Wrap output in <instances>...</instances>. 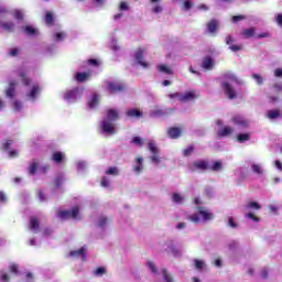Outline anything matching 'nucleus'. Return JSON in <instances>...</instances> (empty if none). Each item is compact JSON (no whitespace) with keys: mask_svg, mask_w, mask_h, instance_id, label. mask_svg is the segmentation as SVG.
Returning <instances> with one entry per match:
<instances>
[{"mask_svg":"<svg viewBox=\"0 0 282 282\" xmlns=\"http://www.w3.org/2000/svg\"><path fill=\"white\" fill-rule=\"evenodd\" d=\"M119 118V112L117 109H108L106 111V117L100 123L101 133L106 135H116L118 130H116V120Z\"/></svg>","mask_w":282,"mask_h":282,"instance_id":"f257e3e1","label":"nucleus"},{"mask_svg":"<svg viewBox=\"0 0 282 282\" xmlns=\"http://www.w3.org/2000/svg\"><path fill=\"white\" fill-rule=\"evenodd\" d=\"M20 77L23 85L29 87L25 91V98L30 100V102H36L39 96H41V86L39 83H32V79L28 77V73H25V70L20 72Z\"/></svg>","mask_w":282,"mask_h":282,"instance_id":"f03ea898","label":"nucleus"},{"mask_svg":"<svg viewBox=\"0 0 282 282\" xmlns=\"http://www.w3.org/2000/svg\"><path fill=\"white\" fill-rule=\"evenodd\" d=\"M232 83H239V79H237V75L232 73H227L221 82V87L227 98H229L230 100L237 98V91L232 87Z\"/></svg>","mask_w":282,"mask_h":282,"instance_id":"7ed1b4c3","label":"nucleus"},{"mask_svg":"<svg viewBox=\"0 0 282 282\" xmlns=\"http://www.w3.org/2000/svg\"><path fill=\"white\" fill-rule=\"evenodd\" d=\"M254 210H261V205H259V203L250 202L249 204L245 205L243 215L245 219H247L249 224H259V221H261V218L254 214Z\"/></svg>","mask_w":282,"mask_h":282,"instance_id":"20e7f679","label":"nucleus"},{"mask_svg":"<svg viewBox=\"0 0 282 282\" xmlns=\"http://www.w3.org/2000/svg\"><path fill=\"white\" fill-rule=\"evenodd\" d=\"M197 213L188 215V221L192 224H200V221H210L213 220V213L206 210L205 207H197Z\"/></svg>","mask_w":282,"mask_h":282,"instance_id":"39448f33","label":"nucleus"},{"mask_svg":"<svg viewBox=\"0 0 282 282\" xmlns=\"http://www.w3.org/2000/svg\"><path fill=\"white\" fill-rule=\"evenodd\" d=\"M83 87L80 86L69 89L64 94V100L69 104L78 102L83 98Z\"/></svg>","mask_w":282,"mask_h":282,"instance_id":"423d86ee","label":"nucleus"},{"mask_svg":"<svg viewBox=\"0 0 282 282\" xmlns=\"http://www.w3.org/2000/svg\"><path fill=\"white\" fill-rule=\"evenodd\" d=\"M57 217L63 220H66V219L78 220L80 219V209L78 208V206H75L70 210H59L57 213Z\"/></svg>","mask_w":282,"mask_h":282,"instance_id":"0eeeda50","label":"nucleus"},{"mask_svg":"<svg viewBox=\"0 0 282 282\" xmlns=\"http://www.w3.org/2000/svg\"><path fill=\"white\" fill-rule=\"evenodd\" d=\"M148 149L152 153V155L150 156L152 164H161L162 158H160V148H158L155 141H149Z\"/></svg>","mask_w":282,"mask_h":282,"instance_id":"6e6552de","label":"nucleus"},{"mask_svg":"<svg viewBox=\"0 0 282 282\" xmlns=\"http://www.w3.org/2000/svg\"><path fill=\"white\" fill-rule=\"evenodd\" d=\"M149 7L152 14H162L164 12L162 0H149Z\"/></svg>","mask_w":282,"mask_h":282,"instance_id":"1a4fd4ad","label":"nucleus"},{"mask_svg":"<svg viewBox=\"0 0 282 282\" xmlns=\"http://www.w3.org/2000/svg\"><path fill=\"white\" fill-rule=\"evenodd\" d=\"M3 14H8V9L6 7H0V19L3 17ZM0 25L6 32H14V22H0Z\"/></svg>","mask_w":282,"mask_h":282,"instance_id":"9d476101","label":"nucleus"},{"mask_svg":"<svg viewBox=\"0 0 282 282\" xmlns=\"http://www.w3.org/2000/svg\"><path fill=\"white\" fill-rule=\"evenodd\" d=\"M170 113H173V108H154L150 111L151 118H164V116H169Z\"/></svg>","mask_w":282,"mask_h":282,"instance_id":"9b49d317","label":"nucleus"},{"mask_svg":"<svg viewBox=\"0 0 282 282\" xmlns=\"http://www.w3.org/2000/svg\"><path fill=\"white\" fill-rule=\"evenodd\" d=\"M134 58H135L137 63H139V65H141V67H143V69H149V67H151L150 63L143 61L144 50L139 48L134 54Z\"/></svg>","mask_w":282,"mask_h":282,"instance_id":"f8f14e48","label":"nucleus"},{"mask_svg":"<svg viewBox=\"0 0 282 282\" xmlns=\"http://www.w3.org/2000/svg\"><path fill=\"white\" fill-rule=\"evenodd\" d=\"M197 98H199V91L187 90L183 93L182 102H193V100H197Z\"/></svg>","mask_w":282,"mask_h":282,"instance_id":"ddd939ff","label":"nucleus"},{"mask_svg":"<svg viewBox=\"0 0 282 282\" xmlns=\"http://www.w3.org/2000/svg\"><path fill=\"white\" fill-rule=\"evenodd\" d=\"M108 91L110 94H120V91H124V86L120 82H108Z\"/></svg>","mask_w":282,"mask_h":282,"instance_id":"4468645a","label":"nucleus"},{"mask_svg":"<svg viewBox=\"0 0 282 282\" xmlns=\"http://www.w3.org/2000/svg\"><path fill=\"white\" fill-rule=\"evenodd\" d=\"M249 166H250V171L254 175H258V177H261V175H263V173H265V170L263 169V164H261V163H257L254 161H251L249 163Z\"/></svg>","mask_w":282,"mask_h":282,"instance_id":"2eb2a0df","label":"nucleus"},{"mask_svg":"<svg viewBox=\"0 0 282 282\" xmlns=\"http://www.w3.org/2000/svg\"><path fill=\"white\" fill-rule=\"evenodd\" d=\"M132 171L137 174L140 175L142 171H144V159L142 156H138L133 164H132Z\"/></svg>","mask_w":282,"mask_h":282,"instance_id":"dca6fc26","label":"nucleus"},{"mask_svg":"<svg viewBox=\"0 0 282 282\" xmlns=\"http://www.w3.org/2000/svg\"><path fill=\"white\" fill-rule=\"evenodd\" d=\"M234 42H235V37H232V35H227L226 36L225 43H226V45H229V50L231 52H241V50H243V46L232 44Z\"/></svg>","mask_w":282,"mask_h":282,"instance_id":"f3484780","label":"nucleus"},{"mask_svg":"<svg viewBox=\"0 0 282 282\" xmlns=\"http://www.w3.org/2000/svg\"><path fill=\"white\" fill-rule=\"evenodd\" d=\"M17 82L12 80L9 83L8 88L6 89L4 94L8 98H10V100H12V98H14V96H17Z\"/></svg>","mask_w":282,"mask_h":282,"instance_id":"a211bd4d","label":"nucleus"},{"mask_svg":"<svg viewBox=\"0 0 282 282\" xmlns=\"http://www.w3.org/2000/svg\"><path fill=\"white\" fill-rule=\"evenodd\" d=\"M165 250L170 254H173V257H180L182 254L180 249L177 247H175V245H173V241H171V240L166 242Z\"/></svg>","mask_w":282,"mask_h":282,"instance_id":"6ab92c4d","label":"nucleus"},{"mask_svg":"<svg viewBox=\"0 0 282 282\" xmlns=\"http://www.w3.org/2000/svg\"><path fill=\"white\" fill-rule=\"evenodd\" d=\"M232 122H234V124H237L241 129H246V127L250 126V121H248V119H246V118H243L241 116L234 117L232 118Z\"/></svg>","mask_w":282,"mask_h":282,"instance_id":"aec40b11","label":"nucleus"},{"mask_svg":"<svg viewBox=\"0 0 282 282\" xmlns=\"http://www.w3.org/2000/svg\"><path fill=\"white\" fill-rule=\"evenodd\" d=\"M202 67L207 72H212V69H215V59L212 57H205L202 62Z\"/></svg>","mask_w":282,"mask_h":282,"instance_id":"412c9836","label":"nucleus"},{"mask_svg":"<svg viewBox=\"0 0 282 282\" xmlns=\"http://www.w3.org/2000/svg\"><path fill=\"white\" fill-rule=\"evenodd\" d=\"M156 70L159 74H164L165 76H172L173 74V69H171L166 64L156 65Z\"/></svg>","mask_w":282,"mask_h":282,"instance_id":"4be33fe9","label":"nucleus"},{"mask_svg":"<svg viewBox=\"0 0 282 282\" xmlns=\"http://www.w3.org/2000/svg\"><path fill=\"white\" fill-rule=\"evenodd\" d=\"M208 169V162L196 161L193 163L192 171H206Z\"/></svg>","mask_w":282,"mask_h":282,"instance_id":"5701e85b","label":"nucleus"},{"mask_svg":"<svg viewBox=\"0 0 282 282\" xmlns=\"http://www.w3.org/2000/svg\"><path fill=\"white\" fill-rule=\"evenodd\" d=\"M100 102V96L98 94H94L88 100V109H96Z\"/></svg>","mask_w":282,"mask_h":282,"instance_id":"b1692460","label":"nucleus"},{"mask_svg":"<svg viewBox=\"0 0 282 282\" xmlns=\"http://www.w3.org/2000/svg\"><path fill=\"white\" fill-rule=\"evenodd\" d=\"M85 247H82L80 249L73 250L69 252V257H73L74 259H83L85 260Z\"/></svg>","mask_w":282,"mask_h":282,"instance_id":"393cba45","label":"nucleus"},{"mask_svg":"<svg viewBox=\"0 0 282 282\" xmlns=\"http://www.w3.org/2000/svg\"><path fill=\"white\" fill-rule=\"evenodd\" d=\"M108 224H109V218H107V216H99L97 218V221H96L97 228L105 229L107 228Z\"/></svg>","mask_w":282,"mask_h":282,"instance_id":"a878e982","label":"nucleus"},{"mask_svg":"<svg viewBox=\"0 0 282 282\" xmlns=\"http://www.w3.org/2000/svg\"><path fill=\"white\" fill-rule=\"evenodd\" d=\"M29 229L34 234L39 232V218L34 216L30 218Z\"/></svg>","mask_w":282,"mask_h":282,"instance_id":"bb28decb","label":"nucleus"},{"mask_svg":"<svg viewBox=\"0 0 282 282\" xmlns=\"http://www.w3.org/2000/svg\"><path fill=\"white\" fill-rule=\"evenodd\" d=\"M218 28H219V22L217 20H212L207 23V32H209V34H215Z\"/></svg>","mask_w":282,"mask_h":282,"instance_id":"cd10ccee","label":"nucleus"},{"mask_svg":"<svg viewBox=\"0 0 282 282\" xmlns=\"http://www.w3.org/2000/svg\"><path fill=\"white\" fill-rule=\"evenodd\" d=\"M167 135L172 138L173 140L180 138L182 135V129L180 128H170L167 130Z\"/></svg>","mask_w":282,"mask_h":282,"instance_id":"c85d7f7f","label":"nucleus"},{"mask_svg":"<svg viewBox=\"0 0 282 282\" xmlns=\"http://www.w3.org/2000/svg\"><path fill=\"white\" fill-rule=\"evenodd\" d=\"M232 131H235L231 127H223L218 130V135L219 138H226L228 135H230L232 133Z\"/></svg>","mask_w":282,"mask_h":282,"instance_id":"c756f323","label":"nucleus"},{"mask_svg":"<svg viewBox=\"0 0 282 282\" xmlns=\"http://www.w3.org/2000/svg\"><path fill=\"white\" fill-rule=\"evenodd\" d=\"M172 202H173L174 204L182 205V204H184V202H186V197L184 196V194L174 193V194L172 195Z\"/></svg>","mask_w":282,"mask_h":282,"instance_id":"7c9ffc66","label":"nucleus"},{"mask_svg":"<svg viewBox=\"0 0 282 282\" xmlns=\"http://www.w3.org/2000/svg\"><path fill=\"white\" fill-rule=\"evenodd\" d=\"M267 118L269 120H276L281 118V110H269L267 111Z\"/></svg>","mask_w":282,"mask_h":282,"instance_id":"2f4dec72","label":"nucleus"},{"mask_svg":"<svg viewBox=\"0 0 282 282\" xmlns=\"http://www.w3.org/2000/svg\"><path fill=\"white\" fill-rule=\"evenodd\" d=\"M64 159H65V154L63 152H54L52 155V160L56 164H61V162H63Z\"/></svg>","mask_w":282,"mask_h":282,"instance_id":"473e14b6","label":"nucleus"},{"mask_svg":"<svg viewBox=\"0 0 282 282\" xmlns=\"http://www.w3.org/2000/svg\"><path fill=\"white\" fill-rule=\"evenodd\" d=\"M22 30L29 36H34V34H39V30L34 29L31 25L23 26Z\"/></svg>","mask_w":282,"mask_h":282,"instance_id":"72a5a7b5","label":"nucleus"},{"mask_svg":"<svg viewBox=\"0 0 282 282\" xmlns=\"http://www.w3.org/2000/svg\"><path fill=\"white\" fill-rule=\"evenodd\" d=\"M162 276H163V281L165 282H175V280L173 279V275L171 273H169V271L166 269H162L161 270Z\"/></svg>","mask_w":282,"mask_h":282,"instance_id":"f704fd0d","label":"nucleus"},{"mask_svg":"<svg viewBox=\"0 0 282 282\" xmlns=\"http://www.w3.org/2000/svg\"><path fill=\"white\" fill-rule=\"evenodd\" d=\"M254 34H256L254 28H249V29L242 30L243 39H252V36H254Z\"/></svg>","mask_w":282,"mask_h":282,"instance_id":"c9c22d12","label":"nucleus"},{"mask_svg":"<svg viewBox=\"0 0 282 282\" xmlns=\"http://www.w3.org/2000/svg\"><path fill=\"white\" fill-rule=\"evenodd\" d=\"M128 118H142V112L137 109H130L127 111Z\"/></svg>","mask_w":282,"mask_h":282,"instance_id":"e433bc0d","label":"nucleus"},{"mask_svg":"<svg viewBox=\"0 0 282 282\" xmlns=\"http://www.w3.org/2000/svg\"><path fill=\"white\" fill-rule=\"evenodd\" d=\"M145 265H147L148 270L150 272H152V274H158V267L155 265V263L153 261L148 260L145 262Z\"/></svg>","mask_w":282,"mask_h":282,"instance_id":"4c0bfd02","label":"nucleus"},{"mask_svg":"<svg viewBox=\"0 0 282 282\" xmlns=\"http://www.w3.org/2000/svg\"><path fill=\"white\" fill-rule=\"evenodd\" d=\"M29 175H36V171H39V162H32L29 167Z\"/></svg>","mask_w":282,"mask_h":282,"instance_id":"58836bf2","label":"nucleus"},{"mask_svg":"<svg viewBox=\"0 0 282 282\" xmlns=\"http://www.w3.org/2000/svg\"><path fill=\"white\" fill-rule=\"evenodd\" d=\"M94 276H105L107 274V269L105 267H99L93 271Z\"/></svg>","mask_w":282,"mask_h":282,"instance_id":"ea45409f","label":"nucleus"},{"mask_svg":"<svg viewBox=\"0 0 282 282\" xmlns=\"http://www.w3.org/2000/svg\"><path fill=\"white\" fill-rule=\"evenodd\" d=\"M75 78H76L77 83H85V80H87V78H89V74H87V73H77Z\"/></svg>","mask_w":282,"mask_h":282,"instance_id":"a19ab883","label":"nucleus"},{"mask_svg":"<svg viewBox=\"0 0 282 282\" xmlns=\"http://www.w3.org/2000/svg\"><path fill=\"white\" fill-rule=\"evenodd\" d=\"M237 140L240 144H242V142H248L250 140V134L240 133V134L237 135Z\"/></svg>","mask_w":282,"mask_h":282,"instance_id":"79ce46f5","label":"nucleus"},{"mask_svg":"<svg viewBox=\"0 0 282 282\" xmlns=\"http://www.w3.org/2000/svg\"><path fill=\"white\" fill-rule=\"evenodd\" d=\"M212 171L215 172H219L224 170V163H221L220 161H216L212 166H210Z\"/></svg>","mask_w":282,"mask_h":282,"instance_id":"37998d69","label":"nucleus"},{"mask_svg":"<svg viewBox=\"0 0 282 282\" xmlns=\"http://www.w3.org/2000/svg\"><path fill=\"white\" fill-rule=\"evenodd\" d=\"M106 175H113V176H118L120 175V170L116 166H112V167H109L107 171H106Z\"/></svg>","mask_w":282,"mask_h":282,"instance_id":"c03bdc74","label":"nucleus"},{"mask_svg":"<svg viewBox=\"0 0 282 282\" xmlns=\"http://www.w3.org/2000/svg\"><path fill=\"white\" fill-rule=\"evenodd\" d=\"M67 35L65 34V32H58V33H55L54 35H53V39H54V41H56L57 43H61V41H65V37H66Z\"/></svg>","mask_w":282,"mask_h":282,"instance_id":"a18cd8bd","label":"nucleus"},{"mask_svg":"<svg viewBox=\"0 0 282 282\" xmlns=\"http://www.w3.org/2000/svg\"><path fill=\"white\" fill-rule=\"evenodd\" d=\"M169 98L171 100H180V102H182L183 100V93H174V94H170Z\"/></svg>","mask_w":282,"mask_h":282,"instance_id":"49530a36","label":"nucleus"},{"mask_svg":"<svg viewBox=\"0 0 282 282\" xmlns=\"http://www.w3.org/2000/svg\"><path fill=\"white\" fill-rule=\"evenodd\" d=\"M63 182H65V175L57 174V176L55 177V186L57 188L61 187V184H63Z\"/></svg>","mask_w":282,"mask_h":282,"instance_id":"de8ad7c7","label":"nucleus"},{"mask_svg":"<svg viewBox=\"0 0 282 282\" xmlns=\"http://www.w3.org/2000/svg\"><path fill=\"white\" fill-rule=\"evenodd\" d=\"M45 23L46 25H52L54 23V14H52V12H46Z\"/></svg>","mask_w":282,"mask_h":282,"instance_id":"09e8293b","label":"nucleus"},{"mask_svg":"<svg viewBox=\"0 0 282 282\" xmlns=\"http://www.w3.org/2000/svg\"><path fill=\"white\" fill-rule=\"evenodd\" d=\"M85 169H87V162L85 161H78L77 162V171L79 173H83V171H85Z\"/></svg>","mask_w":282,"mask_h":282,"instance_id":"8fccbe9b","label":"nucleus"},{"mask_svg":"<svg viewBox=\"0 0 282 282\" xmlns=\"http://www.w3.org/2000/svg\"><path fill=\"white\" fill-rule=\"evenodd\" d=\"M132 143L135 144V147H144V140L140 137H134Z\"/></svg>","mask_w":282,"mask_h":282,"instance_id":"3c124183","label":"nucleus"},{"mask_svg":"<svg viewBox=\"0 0 282 282\" xmlns=\"http://www.w3.org/2000/svg\"><path fill=\"white\" fill-rule=\"evenodd\" d=\"M193 8V1L191 0H185L183 3V10L185 12H188V10H191Z\"/></svg>","mask_w":282,"mask_h":282,"instance_id":"603ef678","label":"nucleus"},{"mask_svg":"<svg viewBox=\"0 0 282 282\" xmlns=\"http://www.w3.org/2000/svg\"><path fill=\"white\" fill-rule=\"evenodd\" d=\"M196 270H204V267L206 263H204V260H194Z\"/></svg>","mask_w":282,"mask_h":282,"instance_id":"864d4df0","label":"nucleus"},{"mask_svg":"<svg viewBox=\"0 0 282 282\" xmlns=\"http://www.w3.org/2000/svg\"><path fill=\"white\" fill-rule=\"evenodd\" d=\"M13 109H14V111H22L23 110V104L19 100H15L13 102Z\"/></svg>","mask_w":282,"mask_h":282,"instance_id":"5fc2aeb1","label":"nucleus"},{"mask_svg":"<svg viewBox=\"0 0 282 282\" xmlns=\"http://www.w3.org/2000/svg\"><path fill=\"white\" fill-rule=\"evenodd\" d=\"M110 184H111V181H109V177L104 176V177L101 178V186H102L104 188H109Z\"/></svg>","mask_w":282,"mask_h":282,"instance_id":"6e6d98bb","label":"nucleus"},{"mask_svg":"<svg viewBox=\"0 0 282 282\" xmlns=\"http://www.w3.org/2000/svg\"><path fill=\"white\" fill-rule=\"evenodd\" d=\"M252 78H253V80H256V83H257L258 85H263V77H262L261 75H259V74H253V75H252Z\"/></svg>","mask_w":282,"mask_h":282,"instance_id":"4d7b16f0","label":"nucleus"},{"mask_svg":"<svg viewBox=\"0 0 282 282\" xmlns=\"http://www.w3.org/2000/svg\"><path fill=\"white\" fill-rule=\"evenodd\" d=\"M229 250H237L239 248V242L237 240H232L228 245Z\"/></svg>","mask_w":282,"mask_h":282,"instance_id":"13d9d810","label":"nucleus"},{"mask_svg":"<svg viewBox=\"0 0 282 282\" xmlns=\"http://www.w3.org/2000/svg\"><path fill=\"white\" fill-rule=\"evenodd\" d=\"M193 151H195V149L193 148V145H189L183 151V155H185V158H188V155L193 154Z\"/></svg>","mask_w":282,"mask_h":282,"instance_id":"bf43d9fd","label":"nucleus"},{"mask_svg":"<svg viewBox=\"0 0 282 282\" xmlns=\"http://www.w3.org/2000/svg\"><path fill=\"white\" fill-rule=\"evenodd\" d=\"M0 281H2V282H10V275H8V273L1 271L0 272Z\"/></svg>","mask_w":282,"mask_h":282,"instance_id":"052dcab7","label":"nucleus"},{"mask_svg":"<svg viewBox=\"0 0 282 282\" xmlns=\"http://www.w3.org/2000/svg\"><path fill=\"white\" fill-rule=\"evenodd\" d=\"M9 270H10V272H12L13 274H19V265H18V264L11 263V264L9 265Z\"/></svg>","mask_w":282,"mask_h":282,"instance_id":"680f3d73","label":"nucleus"},{"mask_svg":"<svg viewBox=\"0 0 282 282\" xmlns=\"http://www.w3.org/2000/svg\"><path fill=\"white\" fill-rule=\"evenodd\" d=\"M119 10H120V12H127V10H129V3H127V2H121V3L119 4Z\"/></svg>","mask_w":282,"mask_h":282,"instance_id":"e2e57ef3","label":"nucleus"},{"mask_svg":"<svg viewBox=\"0 0 282 282\" xmlns=\"http://www.w3.org/2000/svg\"><path fill=\"white\" fill-rule=\"evenodd\" d=\"M227 226H229V228H237V223L235 221V218H232V217H229L228 218V224H227Z\"/></svg>","mask_w":282,"mask_h":282,"instance_id":"0e129e2a","label":"nucleus"},{"mask_svg":"<svg viewBox=\"0 0 282 282\" xmlns=\"http://www.w3.org/2000/svg\"><path fill=\"white\" fill-rule=\"evenodd\" d=\"M14 17L18 19V21H22L23 19V11L22 10H15L14 11Z\"/></svg>","mask_w":282,"mask_h":282,"instance_id":"69168bd1","label":"nucleus"},{"mask_svg":"<svg viewBox=\"0 0 282 282\" xmlns=\"http://www.w3.org/2000/svg\"><path fill=\"white\" fill-rule=\"evenodd\" d=\"M13 144V141L12 140H7L4 143H3V149L4 151H10V147H12Z\"/></svg>","mask_w":282,"mask_h":282,"instance_id":"338daca9","label":"nucleus"},{"mask_svg":"<svg viewBox=\"0 0 282 282\" xmlns=\"http://www.w3.org/2000/svg\"><path fill=\"white\" fill-rule=\"evenodd\" d=\"M275 23L282 28V13L275 14Z\"/></svg>","mask_w":282,"mask_h":282,"instance_id":"774afa93","label":"nucleus"}]
</instances>
